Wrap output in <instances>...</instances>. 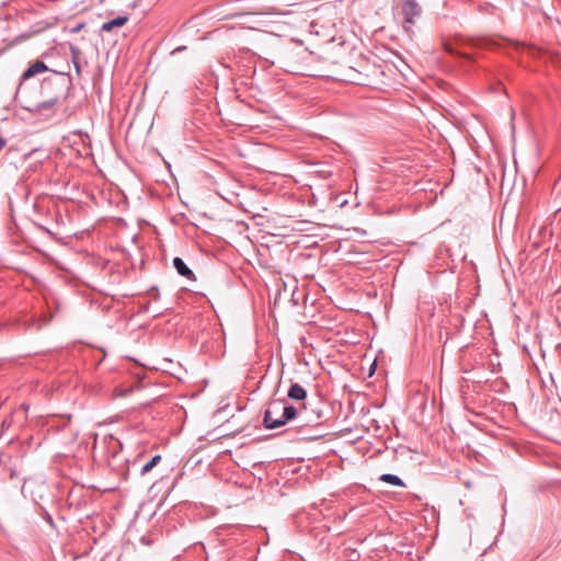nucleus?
I'll use <instances>...</instances> for the list:
<instances>
[{
    "mask_svg": "<svg viewBox=\"0 0 561 561\" xmlns=\"http://www.w3.org/2000/svg\"><path fill=\"white\" fill-rule=\"evenodd\" d=\"M301 412L294 405L288 404L284 399H275L268 402L263 416V425L267 430H275L288 422L296 421Z\"/></svg>",
    "mask_w": 561,
    "mask_h": 561,
    "instance_id": "f257e3e1",
    "label": "nucleus"
},
{
    "mask_svg": "<svg viewBox=\"0 0 561 561\" xmlns=\"http://www.w3.org/2000/svg\"><path fill=\"white\" fill-rule=\"evenodd\" d=\"M15 102L25 111L45 117H51L56 112V106L60 103V96L54 95L41 101L32 100L21 87L16 88Z\"/></svg>",
    "mask_w": 561,
    "mask_h": 561,
    "instance_id": "f03ea898",
    "label": "nucleus"
},
{
    "mask_svg": "<svg viewBox=\"0 0 561 561\" xmlns=\"http://www.w3.org/2000/svg\"><path fill=\"white\" fill-rule=\"evenodd\" d=\"M297 409L301 412V415L298 416L297 427L319 425L324 417L323 410L318 407L312 408L310 402L301 403Z\"/></svg>",
    "mask_w": 561,
    "mask_h": 561,
    "instance_id": "7ed1b4c3",
    "label": "nucleus"
},
{
    "mask_svg": "<svg viewBox=\"0 0 561 561\" xmlns=\"http://www.w3.org/2000/svg\"><path fill=\"white\" fill-rule=\"evenodd\" d=\"M401 14L403 15V27L411 32L412 25L422 14V8L415 0H403L401 3Z\"/></svg>",
    "mask_w": 561,
    "mask_h": 561,
    "instance_id": "20e7f679",
    "label": "nucleus"
},
{
    "mask_svg": "<svg viewBox=\"0 0 561 561\" xmlns=\"http://www.w3.org/2000/svg\"><path fill=\"white\" fill-rule=\"evenodd\" d=\"M352 73L348 75V80L358 84V85H371L373 81L370 79V67L366 66L365 71H356L355 69H352ZM373 73H375L377 70L375 68H371Z\"/></svg>",
    "mask_w": 561,
    "mask_h": 561,
    "instance_id": "39448f33",
    "label": "nucleus"
},
{
    "mask_svg": "<svg viewBox=\"0 0 561 561\" xmlns=\"http://www.w3.org/2000/svg\"><path fill=\"white\" fill-rule=\"evenodd\" d=\"M48 71V67L45 65V62L37 60L34 64H32L20 77V82L18 87H21L23 89V83L28 80L30 78L44 73Z\"/></svg>",
    "mask_w": 561,
    "mask_h": 561,
    "instance_id": "423d86ee",
    "label": "nucleus"
},
{
    "mask_svg": "<svg viewBox=\"0 0 561 561\" xmlns=\"http://www.w3.org/2000/svg\"><path fill=\"white\" fill-rule=\"evenodd\" d=\"M173 266L176 270L178 274L185 277L188 280H196V276L193 271L185 264V262L181 257L173 259Z\"/></svg>",
    "mask_w": 561,
    "mask_h": 561,
    "instance_id": "0eeeda50",
    "label": "nucleus"
},
{
    "mask_svg": "<svg viewBox=\"0 0 561 561\" xmlns=\"http://www.w3.org/2000/svg\"><path fill=\"white\" fill-rule=\"evenodd\" d=\"M287 397L295 401H304L307 398V391L299 383H293L288 389Z\"/></svg>",
    "mask_w": 561,
    "mask_h": 561,
    "instance_id": "6e6552de",
    "label": "nucleus"
},
{
    "mask_svg": "<svg viewBox=\"0 0 561 561\" xmlns=\"http://www.w3.org/2000/svg\"><path fill=\"white\" fill-rule=\"evenodd\" d=\"M128 22V16H117L111 21H107L102 24L101 31L102 32H111L115 27H122Z\"/></svg>",
    "mask_w": 561,
    "mask_h": 561,
    "instance_id": "1a4fd4ad",
    "label": "nucleus"
},
{
    "mask_svg": "<svg viewBox=\"0 0 561 561\" xmlns=\"http://www.w3.org/2000/svg\"><path fill=\"white\" fill-rule=\"evenodd\" d=\"M379 480L391 485L405 488V483L403 482V480L400 477L392 473H383L380 476Z\"/></svg>",
    "mask_w": 561,
    "mask_h": 561,
    "instance_id": "9d476101",
    "label": "nucleus"
},
{
    "mask_svg": "<svg viewBox=\"0 0 561 561\" xmlns=\"http://www.w3.org/2000/svg\"><path fill=\"white\" fill-rule=\"evenodd\" d=\"M161 460V455L153 456L149 461H147L140 469V474L145 476L150 472Z\"/></svg>",
    "mask_w": 561,
    "mask_h": 561,
    "instance_id": "9b49d317",
    "label": "nucleus"
},
{
    "mask_svg": "<svg viewBox=\"0 0 561 561\" xmlns=\"http://www.w3.org/2000/svg\"><path fill=\"white\" fill-rule=\"evenodd\" d=\"M443 47L444 49L449 53V54H453V55H457V56H463V57H468L467 55H461L460 53H458L454 46L451 45V43L447 42V41H444L443 42Z\"/></svg>",
    "mask_w": 561,
    "mask_h": 561,
    "instance_id": "f8f14e48",
    "label": "nucleus"
},
{
    "mask_svg": "<svg viewBox=\"0 0 561 561\" xmlns=\"http://www.w3.org/2000/svg\"><path fill=\"white\" fill-rule=\"evenodd\" d=\"M493 10H494V7L491 5V4H483V5H479V11L480 12H485V13H493Z\"/></svg>",
    "mask_w": 561,
    "mask_h": 561,
    "instance_id": "ddd939ff",
    "label": "nucleus"
},
{
    "mask_svg": "<svg viewBox=\"0 0 561 561\" xmlns=\"http://www.w3.org/2000/svg\"><path fill=\"white\" fill-rule=\"evenodd\" d=\"M73 64H75V69H76L77 75H80L81 68H80L79 62L77 60H75Z\"/></svg>",
    "mask_w": 561,
    "mask_h": 561,
    "instance_id": "4468645a",
    "label": "nucleus"
},
{
    "mask_svg": "<svg viewBox=\"0 0 561 561\" xmlns=\"http://www.w3.org/2000/svg\"><path fill=\"white\" fill-rule=\"evenodd\" d=\"M9 477H10V479L15 478V477H16V471H15V470H13V469H11V470H10V476H9Z\"/></svg>",
    "mask_w": 561,
    "mask_h": 561,
    "instance_id": "2eb2a0df",
    "label": "nucleus"
}]
</instances>
